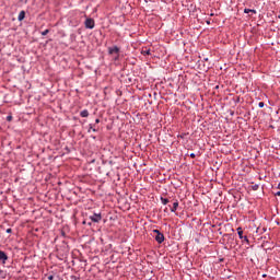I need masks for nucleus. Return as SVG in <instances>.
Instances as JSON below:
<instances>
[{
	"instance_id": "obj_18",
	"label": "nucleus",
	"mask_w": 280,
	"mask_h": 280,
	"mask_svg": "<svg viewBox=\"0 0 280 280\" xmlns=\"http://www.w3.org/2000/svg\"><path fill=\"white\" fill-rule=\"evenodd\" d=\"M7 121H12V115L7 116Z\"/></svg>"
},
{
	"instance_id": "obj_1",
	"label": "nucleus",
	"mask_w": 280,
	"mask_h": 280,
	"mask_svg": "<svg viewBox=\"0 0 280 280\" xmlns=\"http://www.w3.org/2000/svg\"><path fill=\"white\" fill-rule=\"evenodd\" d=\"M84 25L86 30H93V27H95V20L88 18L84 22Z\"/></svg>"
},
{
	"instance_id": "obj_25",
	"label": "nucleus",
	"mask_w": 280,
	"mask_h": 280,
	"mask_svg": "<svg viewBox=\"0 0 280 280\" xmlns=\"http://www.w3.org/2000/svg\"><path fill=\"white\" fill-rule=\"evenodd\" d=\"M276 196H280V191H277V192H276Z\"/></svg>"
},
{
	"instance_id": "obj_9",
	"label": "nucleus",
	"mask_w": 280,
	"mask_h": 280,
	"mask_svg": "<svg viewBox=\"0 0 280 280\" xmlns=\"http://www.w3.org/2000/svg\"><path fill=\"white\" fill-rule=\"evenodd\" d=\"M25 19V11H21L18 16V21H23Z\"/></svg>"
},
{
	"instance_id": "obj_4",
	"label": "nucleus",
	"mask_w": 280,
	"mask_h": 280,
	"mask_svg": "<svg viewBox=\"0 0 280 280\" xmlns=\"http://www.w3.org/2000/svg\"><path fill=\"white\" fill-rule=\"evenodd\" d=\"M7 260H8V254H5V252L0 249V261H2V264H5Z\"/></svg>"
},
{
	"instance_id": "obj_2",
	"label": "nucleus",
	"mask_w": 280,
	"mask_h": 280,
	"mask_svg": "<svg viewBox=\"0 0 280 280\" xmlns=\"http://www.w3.org/2000/svg\"><path fill=\"white\" fill-rule=\"evenodd\" d=\"M90 220L92 222H102V213H94L90 217Z\"/></svg>"
},
{
	"instance_id": "obj_16",
	"label": "nucleus",
	"mask_w": 280,
	"mask_h": 280,
	"mask_svg": "<svg viewBox=\"0 0 280 280\" xmlns=\"http://www.w3.org/2000/svg\"><path fill=\"white\" fill-rule=\"evenodd\" d=\"M242 240H243V242H246V244H248V242H249V241H248V236H243Z\"/></svg>"
},
{
	"instance_id": "obj_27",
	"label": "nucleus",
	"mask_w": 280,
	"mask_h": 280,
	"mask_svg": "<svg viewBox=\"0 0 280 280\" xmlns=\"http://www.w3.org/2000/svg\"><path fill=\"white\" fill-rule=\"evenodd\" d=\"M278 189H280V183L278 184Z\"/></svg>"
},
{
	"instance_id": "obj_30",
	"label": "nucleus",
	"mask_w": 280,
	"mask_h": 280,
	"mask_svg": "<svg viewBox=\"0 0 280 280\" xmlns=\"http://www.w3.org/2000/svg\"><path fill=\"white\" fill-rule=\"evenodd\" d=\"M210 16H213V13H211Z\"/></svg>"
},
{
	"instance_id": "obj_17",
	"label": "nucleus",
	"mask_w": 280,
	"mask_h": 280,
	"mask_svg": "<svg viewBox=\"0 0 280 280\" xmlns=\"http://www.w3.org/2000/svg\"><path fill=\"white\" fill-rule=\"evenodd\" d=\"M258 106H259V108H264L265 103H264V102H259V103H258Z\"/></svg>"
},
{
	"instance_id": "obj_14",
	"label": "nucleus",
	"mask_w": 280,
	"mask_h": 280,
	"mask_svg": "<svg viewBox=\"0 0 280 280\" xmlns=\"http://www.w3.org/2000/svg\"><path fill=\"white\" fill-rule=\"evenodd\" d=\"M252 189H253V191H257V189H259V185H258V184L253 185V186H252Z\"/></svg>"
},
{
	"instance_id": "obj_11",
	"label": "nucleus",
	"mask_w": 280,
	"mask_h": 280,
	"mask_svg": "<svg viewBox=\"0 0 280 280\" xmlns=\"http://www.w3.org/2000/svg\"><path fill=\"white\" fill-rule=\"evenodd\" d=\"M160 200H161L162 205H168V202H170V199L163 198V197H161Z\"/></svg>"
},
{
	"instance_id": "obj_3",
	"label": "nucleus",
	"mask_w": 280,
	"mask_h": 280,
	"mask_svg": "<svg viewBox=\"0 0 280 280\" xmlns=\"http://www.w3.org/2000/svg\"><path fill=\"white\" fill-rule=\"evenodd\" d=\"M155 242H158V244H163L165 242V235L160 232L158 235H155Z\"/></svg>"
},
{
	"instance_id": "obj_7",
	"label": "nucleus",
	"mask_w": 280,
	"mask_h": 280,
	"mask_svg": "<svg viewBox=\"0 0 280 280\" xmlns=\"http://www.w3.org/2000/svg\"><path fill=\"white\" fill-rule=\"evenodd\" d=\"M236 231L240 240H244V230L242 228H237Z\"/></svg>"
},
{
	"instance_id": "obj_15",
	"label": "nucleus",
	"mask_w": 280,
	"mask_h": 280,
	"mask_svg": "<svg viewBox=\"0 0 280 280\" xmlns=\"http://www.w3.org/2000/svg\"><path fill=\"white\" fill-rule=\"evenodd\" d=\"M49 34V30H45L44 32H42V36H47Z\"/></svg>"
},
{
	"instance_id": "obj_29",
	"label": "nucleus",
	"mask_w": 280,
	"mask_h": 280,
	"mask_svg": "<svg viewBox=\"0 0 280 280\" xmlns=\"http://www.w3.org/2000/svg\"><path fill=\"white\" fill-rule=\"evenodd\" d=\"M83 224H86V221H83Z\"/></svg>"
},
{
	"instance_id": "obj_20",
	"label": "nucleus",
	"mask_w": 280,
	"mask_h": 280,
	"mask_svg": "<svg viewBox=\"0 0 280 280\" xmlns=\"http://www.w3.org/2000/svg\"><path fill=\"white\" fill-rule=\"evenodd\" d=\"M153 233H155V234L158 235L159 233H161V231H159V230H153Z\"/></svg>"
},
{
	"instance_id": "obj_23",
	"label": "nucleus",
	"mask_w": 280,
	"mask_h": 280,
	"mask_svg": "<svg viewBox=\"0 0 280 280\" xmlns=\"http://www.w3.org/2000/svg\"><path fill=\"white\" fill-rule=\"evenodd\" d=\"M71 279L78 280V277H75V276H72V277H71Z\"/></svg>"
},
{
	"instance_id": "obj_12",
	"label": "nucleus",
	"mask_w": 280,
	"mask_h": 280,
	"mask_svg": "<svg viewBox=\"0 0 280 280\" xmlns=\"http://www.w3.org/2000/svg\"><path fill=\"white\" fill-rule=\"evenodd\" d=\"M89 126H90V129L88 130V132H91V130L93 132H97V129L95 127H93V124H90Z\"/></svg>"
},
{
	"instance_id": "obj_5",
	"label": "nucleus",
	"mask_w": 280,
	"mask_h": 280,
	"mask_svg": "<svg viewBox=\"0 0 280 280\" xmlns=\"http://www.w3.org/2000/svg\"><path fill=\"white\" fill-rule=\"evenodd\" d=\"M108 54L110 55V56H113V54H119V48L117 47V46H114V47H109L108 48Z\"/></svg>"
},
{
	"instance_id": "obj_26",
	"label": "nucleus",
	"mask_w": 280,
	"mask_h": 280,
	"mask_svg": "<svg viewBox=\"0 0 280 280\" xmlns=\"http://www.w3.org/2000/svg\"><path fill=\"white\" fill-rule=\"evenodd\" d=\"M62 237H65V231L61 232Z\"/></svg>"
},
{
	"instance_id": "obj_19",
	"label": "nucleus",
	"mask_w": 280,
	"mask_h": 280,
	"mask_svg": "<svg viewBox=\"0 0 280 280\" xmlns=\"http://www.w3.org/2000/svg\"><path fill=\"white\" fill-rule=\"evenodd\" d=\"M190 159H196V153H190Z\"/></svg>"
},
{
	"instance_id": "obj_13",
	"label": "nucleus",
	"mask_w": 280,
	"mask_h": 280,
	"mask_svg": "<svg viewBox=\"0 0 280 280\" xmlns=\"http://www.w3.org/2000/svg\"><path fill=\"white\" fill-rule=\"evenodd\" d=\"M143 56H150V49L145 48L142 50Z\"/></svg>"
},
{
	"instance_id": "obj_24",
	"label": "nucleus",
	"mask_w": 280,
	"mask_h": 280,
	"mask_svg": "<svg viewBox=\"0 0 280 280\" xmlns=\"http://www.w3.org/2000/svg\"><path fill=\"white\" fill-rule=\"evenodd\" d=\"M207 25H211V22H210V21H207Z\"/></svg>"
},
{
	"instance_id": "obj_21",
	"label": "nucleus",
	"mask_w": 280,
	"mask_h": 280,
	"mask_svg": "<svg viewBox=\"0 0 280 280\" xmlns=\"http://www.w3.org/2000/svg\"><path fill=\"white\" fill-rule=\"evenodd\" d=\"M7 233H12V229H7Z\"/></svg>"
},
{
	"instance_id": "obj_8",
	"label": "nucleus",
	"mask_w": 280,
	"mask_h": 280,
	"mask_svg": "<svg viewBox=\"0 0 280 280\" xmlns=\"http://www.w3.org/2000/svg\"><path fill=\"white\" fill-rule=\"evenodd\" d=\"M250 12H252L253 14H257V11L254 10V9H244V13H245V14H250Z\"/></svg>"
},
{
	"instance_id": "obj_10",
	"label": "nucleus",
	"mask_w": 280,
	"mask_h": 280,
	"mask_svg": "<svg viewBox=\"0 0 280 280\" xmlns=\"http://www.w3.org/2000/svg\"><path fill=\"white\" fill-rule=\"evenodd\" d=\"M80 117H89V110H88V109H83V110L80 113Z\"/></svg>"
},
{
	"instance_id": "obj_22",
	"label": "nucleus",
	"mask_w": 280,
	"mask_h": 280,
	"mask_svg": "<svg viewBox=\"0 0 280 280\" xmlns=\"http://www.w3.org/2000/svg\"><path fill=\"white\" fill-rule=\"evenodd\" d=\"M95 124H100V118H96V119H95Z\"/></svg>"
},
{
	"instance_id": "obj_28",
	"label": "nucleus",
	"mask_w": 280,
	"mask_h": 280,
	"mask_svg": "<svg viewBox=\"0 0 280 280\" xmlns=\"http://www.w3.org/2000/svg\"><path fill=\"white\" fill-rule=\"evenodd\" d=\"M262 277H264V278H266V277H267V275H262Z\"/></svg>"
},
{
	"instance_id": "obj_6",
	"label": "nucleus",
	"mask_w": 280,
	"mask_h": 280,
	"mask_svg": "<svg viewBox=\"0 0 280 280\" xmlns=\"http://www.w3.org/2000/svg\"><path fill=\"white\" fill-rule=\"evenodd\" d=\"M178 210V200H175L173 207L171 208L172 213H176Z\"/></svg>"
}]
</instances>
